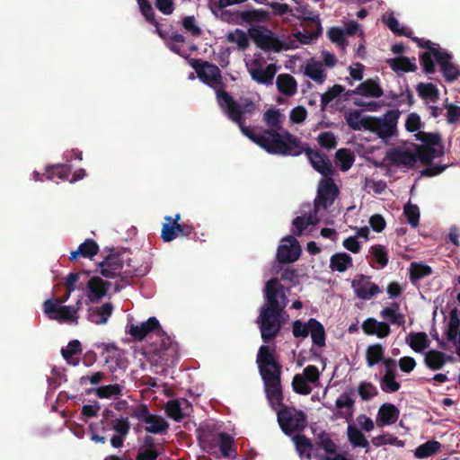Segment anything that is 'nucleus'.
<instances>
[{
  "label": "nucleus",
  "mask_w": 460,
  "mask_h": 460,
  "mask_svg": "<svg viewBox=\"0 0 460 460\" xmlns=\"http://www.w3.org/2000/svg\"><path fill=\"white\" fill-rule=\"evenodd\" d=\"M217 98L219 106L225 110L227 117L235 122L241 132L251 141L271 155H284L296 154L300 146V138L282 127V114L275 108L268 109L263 114V121L268 128H261L257 133L252 127L245 125V115L256 111V103L249 98L235 101L226 91L218 90Z\"/></svg>",
  "instance_id": "obj_1"
},
{
  "label": "nucleus",
  "mask_w": 460,
  "mask_h": 460,
  "mask_svg": "<svg viewBox=\"0 0 460 460\" xmlns=\"http://www.w3.org/2000/svg\"><path fill=\"white\" fill-rule=\"evenodd\" d=\"M256 363L263 381L267 399L273 408H282L278 411V422L286 435L300 433L307 425V418L302 410L283 405L281 387L282 365L276 354V347L261 345L257 352Z\"/></svg>",
  "instance_id": "obj_2"
},
{
  "label": "nucleus",
  "mask_w": 460,
  "mask_h": 460,
  "mask_svg": "<svg viewBox=\"0 0 460 460\" xmlns=\"http://www.w3.org/2000/svg\"><path fill=\"white\" fill-rule=\"evenodd\" d=\"M264 298L265 303L260 309L256 323L259 326L263 342L270 343L280 332L285 322V308L288 305V299L284 292L283 286L276 278L266 282Z\"/></svg>",
  "instance_id": "obj_3"
},
{
  "label": "nucleus",
  "mask_w": 460,
  "mask_h": 460,
  "mask_svg": "<svg viewBox=\"0 0 460 460\" xmlns=\"http://www.w3.org/2000/svg\"><path fill=\"white\" fill-rule=\"evenodd\" d=\"M129 268L128 274L140 275L141 272L134 265L130 258H125V252H116L115 248L110 249V253L99 262L100 273L107 279H114L119 276L123 269L124 262Z\"/></svg>",
  "instance_id": "obj_4"
},
{
  "label": "nucleus",
  "mask_w": 460,
  "mask_h": 460,
  "mask_svg": "<svg viewBox=\"0 0 460 460\" xmlns=\"http://www.w3.org/2000/svg\"><path fill=\"white\" fill-rule=\"evenodd\" d=\"M248 33L256 46L264 51L279 52L288 49L274 32L265 27H252Z\"/></svg>",
  "instance_id": "obj_5"
},
{
  "label": "nucleus",
  "mask_w": 460,
  "mask_h": 460,
  "mask_svg": "<svg viewBox=\"0 0 460 460\" xmlns=\"http://www.w3.org/2000/svg\"><path fill=\"white\" fill-rule=\"evenodd\" d=\"M295 152L296 154H286L283 156H298L305 153L313 168L322 175L328 177L333 173L332 164L327 155L318 150L312 149L307 143L300 140V146Z\"/></svg>",
  "instance_id": "obj_6"
},
{
  "label": "nucleus",
  "mask_w": 460,
  "mask_h": 460,
  "mask_svg": "<svg viewBox=\"0 0 460 460\" xmlns=\"http://www.w3.org/2000/svg\"><path fill=\"white\" fill-rule=\"evenodd\" d=\"M412 34V30L404 26V37L411 38L420 48L428 49V51L420 55V62L426 74H433L436 71V66L433 60L434 52L440 51L441 49L438 48V44L433 43L429 40L413 37Z\"/></svg>",
  "instance_id": "obj_7"
},
{
  "label": "nucleus",
  "mask_w": 460,
  "mask_h": 460,
  "mask_svg": "<svg viewBox=\"0 0 460 460\" xmlns=\"http://www.w3.org/2000/svg\"><path fill=\"white\" fill-rule=\"evenodd\" d=\"M100 426V429L102 432L114 431L115 435H113L111 439V445L114 448H120L124 445V441L130 430V422L128 417H120L118 420L114 421H103L100 420L98 423Z\"/></svg>",
  "instance_id": "obj_8"
},
{
  "label": "nucleus",
  "mask_w": 460,
  "mask_h": 460,
  "mask_svg": "<svg viewBox=\"0 0 460 460\" xmlns=\"http://www.w3.org/2000/svg\"><path fill=\"white\" fill-rule=\"evenodd\" d=\"M339 195V189L332 178L323 179L320 181L317 196L314 201V211L318 213L320 208H329Z\"/></svg>",
  "instance_id": "obj_9"
},
{
  "label": "nucleus",
  "mask_w": 460,
  "mask_h": 460,
  "mask_svg": "<svg viewBox=\"0 0 460 460\" xmlns=\"http://www.w3.org/2000/svg\"><path fill=\"white\" fill-rule=\"evenodd\" d=\"M399 115L394 111H388L383 118H370L367 130L378 135L382 139H387L394 136Z\"/></svg>",
  "instance_id": "obj_10"
},
{
  "label": "nucleus",
  "mask_w": 460,
  "mask_h": 460,
  "mask_svg": "<svg viewBox=\"0 0 460 460\" xmlns=\"http://www.w3.org/2000/svg\"><path fill=\"white\" fill-rule=\"evenodd\" d=\"M190 66L204 84L209 86L223 84L221 71L216 65L208 61L193 58Z\"/></svg>",
  "instance_id": "obj_11"
},
{
  "label": "nucleus",
  "mask_w": 460,
  "mask_h": 460,
  "mask_svg": "<svg viewBox=\"0 0 460 460\" xmlns=\"http://www.w3.org/2000/svg\"><path fill=\"white\" fill-rule=\"evenodd\" d=\"M43 312L49 319L56 320L59 323H75L78 316L74 314L70 305H57L53 298L47 299L43 304Z\"/></svg>",
  "instance_id": "obj_12"
},
{
  "label": "nucleus",
  "mask_w": 460,
  "mask_h": 460,
  "mask_svg": "<svg viewBox=\"0 0 460 460\" xmlns=\"http://www.w3.org/2000/svg\"><path fill=\"white\" fill-rule=\"evenodd\" d=\"M197 439L201 448L208 454L216 453L220 432L215 424H204L196 429Z\"/></svg>",
  "instance_id": "obj_13"
},
{
  "label": "nucleus",
  "mask_w": 460,
  "mask_h": 460,
  "mask_svg": "<svg viewBox=\"0 0 460 460\" xmlns=\"http://www.w3.org/2000/svg\"><path fill=\"white\" fill-rule=\"evenodd\" d=\"M301 248L298 241L293 235H288L281 240L278 247L277 260L279 263H292L298 260Z\"/></svg>",
  "instance_id": "obj_14"
},
{
  "label": "nucleus",
  "mask_w": 460,
  "mask_h": 460,
  "mask_svg": "<svg viewBox=\"0 0 460 460\" xmlns=\"http://www.w3.org/2000/svg\"><path fill=\"white\" fill-rule=\"evenodd\" d=\"M248 72L252 79L258 84L271 85L277 73V66L275 64H269L264 68L260 60L254 59L248 67Z\"/></svg>",
  "instance_id": "obj_15"
},
{
  "label": "nucleus",
  "mask_w": 460,
  "mask_h": 460,
  "mask_svg": "<svg viewBox=\"0 0 460 460\" xmlns=\"http://www.w3.org/2000/svg\"><path fill=\"white\" fill-rule=\"evenodd\" d=\"M128 332L131 335L133 340L137 341H143L147 335L151 333H162L160 323L154 316L149 317L145 323H142L139 325L130 323L128 325Z\"/></svg>",
  "instance_id": "obj_16"
},
{
  "label": "nucleus",
  "mask_w": 460,
  "mask_h": 460,
  "mask_svg": "<svg viewBox=\"0 0 460 460\" xmlns=\"http://www.w3.org/2000/svg\"><path fill=\"white\" fill-rule=\"evenodd\" d=\"M434 58L440 66L441 73L447 82H453L460 75L459 67L452 63V55L441 49L434 52Z\"/></svg>",
  "instance_id": "obj_17"
},
{
  "label": "nucleus",
  "mask_w": 460,
  "mask_h": 460,
  "mask_svg": "<svg viewBox=\"0 0 460 460\" xmlns=\"http://www.w3.org/2000/svg\"><path fill=\"white\" fill-rule=\"evenodd\" d=\"M162 333H156L159 341L153 342L154 352L157 353L162 361H168L178 351V344L162 329Z\"/></svg>",
  "instance_id": "obj_18"
},
{
  "label": "nucleus",
  "mask_w": 460,
  "mask_h": 460,
  "mask_svg": "<svg viewBox=\"0 0 460 460\" xmlns=\"http://www.w3.org/2000/svg\"><path fill=\"white\" fill-rule=\"evenodd\" d=\"M352 288L357 296L363 300H369L372 296L381 292L380 288L369 281V278L360 275L359 279L352 281Z\"/></svg>",
  "instance_id": "obj_19"
},
{
  "label": "nucleus",
  "mask_w": 460,
  "mask_h": 460,
  "mask_svg": "<svg viewBox=\"0 0 460 460\" xmlns=\"http://www.w3.org/2000/svg\"><path fill=\"white\" fill-rule=\"evenodd\" d=\"M111 283L104 281L100 277H93L88 280V299L93 303H98L107 293Z\"/></svg>",
  "instance_id": "obj_20"
},
{
  "label": "nucleus",
  "mask_w": 460,
  "mask_h": 460,
  "mask_svg": "<svg viewBox=\"0 0 460 460\" xmlns=\"http://www.w3.org/2000/svg\"><path fill=\"white\" fill-rule=\"evenodd\" d=\"M361 328L367 335H376L380 339L387 337L390 333V326L387 323L378 322L372 317L365 320Z\"/></svg>",
  "instance_id": "obj_21"
},
{
  "label": "nucleus",
  "mask_w": 460,
  "mask_h": 460,
  "mask_svg": "<svg viewBox=\"0 0 460 460\" xmlns=\"http://www.w3.org/2000/svg\"><path fill=\"white\" fill-rule=\"evenodd\" d=\"M113 313V305L108 302L101 306L90 307L87 313V319L94 324H105Z\"/></svg>",
  "instance_id": "obj_22"
},
{
  "label": "nucleus",
  "mask_w": 460,
  "mask_h": 460,
  "mask_svg": "<svg viewBox=\"0 0 460 460\" xmlns=\"http://www.w3.org/2000/svg\"><path fill=\"white\" fill-rule=\"evenodd\" d=\"M416 156L424 165H429L435 158L441 157L445 154L444 146H416Z\"/></svg>",
  "instance_id": "obj_23"
},
{
  "label": "nucleus",
  "mask_w": 460,
  "mask_h": 460,
  "mask_svg": "<svg viewBox=\"0 0 460 460\" xmlns=\"http://www.w3.org/2000/svg\"><path fill=\"white\" fill-rule=\"evenodd\" d=\"M399 413V410L394 404L384 403L378 410L376 422L379 426L391 425L397 420Z\"/></svg>",
  "instance_id": "obj_24"
},
{
  "label": "nucleus",
  "mask_w": 460,
  "mask_h": 460,
  "mask_svg": "<svg viewBox=\"0 0 460 460\" xmlns=\"http://www.w3.org/2000/svg\"><path fill=\"white\" fill-rule=\"evenodd\" d=\"M182 404L186 407H190V404L186 399H182V401L179 399L168 401L164 406L166 415L174 421L181 422L185 417Z\"/></svg>",
  "instance_id": "obj_25"
},
{
  "label": "nucleus",
  "mask_w": 460,
  "mask_h": 460,
  "mask_svg": "<svg viewBox=\"0 0 460 460\" xmlns=\"http://www.w3.org/2000/svg\"><path fill=\"white\" fill-rule=\"evenodd\" d=\"M408 270L410 280L414 286H417L420 279L433 273L432 268L421 261H412Z\"/></svg>",
  "instance_id": "obj_26"
},
{
  "label": "nucleus",
  "mask_w": 460,
  "mask_h": 460,
  "mask_svg": "<svg viewBox=\"0 0 460 460\" xmlns=\"http://www.w3.org/2000/svg\"><path fill=\"white\" fill-rule=\"evenodd\" d=\"M278 91L286 95L293 96L297 92V83L289 74H280L276 80Z\"/></svg>",
  "instance_id": "obj_27"
},
{
  "label": "nucleus",
  "mask_w": 460,
  "mask_h": 460,
  "mask_svg": "<svg viewBox=\"0 0 460 460\" xmlns=\"http://www.w3.org/2000/svg\"><path fill=\"white\" fill-rule=\"evenodd\" d=\"M99 246L93 239H86L82 243L75 251L71 252L69 259L76 260L78 257L92 259L98 253Z\"/></svg>",
  "instance_id": "obj_28"
},
{
  "label": "nucleus",
  "mask_w": 460,
  "mask_h": 460,
  "mask_svg": "<svg viewBox=\"0 0 460 460\" xmlns=\"http://www.w3.org/2000/svg\"><path fill=\"white\" fill-rule=\"evenodd\" d=\"M352 93L372 98H378L383 95V90L379 84L373 79L364 81Z\"/></svg>",
  "instance_id": "obj_29"
},
{
  "label": "nucleus",
  "mask_w": 460,
  "mask_h": 460,
  "mask_svg": "<svg viewBox=\"0 0 460 460\" xmlns=\"http://www.w3.org/2000/svg\"><path fill=\"white\" fill-rule=\"evenodd\" d=\"M319 222V218L317 217V214L314 211V213H309L305 216H298L294 218L292 225L294 226L293 234L295 235L300 236L303 234V231L307 228L308 226H314Z\"/></svg>",
  "instance_id": "obj_30"
},
{
  "label": "nucleus",
  "mask_w": 460,
  "mask_h": 460,
  "mask_svg": "<svg viewBox=\"0 0 460 460\" xmlns=\"http://www.w3.org/2000/svg\"><path fill=\"white\" fill-rule=\"evenodd\" d=\"M309 327L312 341L314 345L322 348L325 346L326 334L323 325L315 318L309 319Z\"/></svg>",
  "instance_id": "obj_31"
},
{
  "label": "nucleus",
  "mask_w": 460,
  "mask_h": 460,
  "mask_svg": "<svg viewBox=\"0 0 460 460\" xmlns=\"http://www.w3.org/2000/svg\"><path fill=\"white\" fill-rule=\"evenodd\" d=\"M424 362L431 370L441 369L447 362V356L444 352L430 349L425 353Z\"/></svg>",
  "instance_id": "obj_32"
},
{
  "label": "nucleus",
  "mask_w": 460,
  "mask_h": 460,
  "mask_svg": "<svg viewBox=\"0 0 460 460\" xmlns=\"http://www.w3.org/2000/svg\"><path fill=\"white\" fill-rule=\"evenodd\" d=\"M352 266V258L346 252H338L330 259V269L332 271L344 272Z\"/></svg>",
  "instance_id": "obj_33"
},
{
  "label": "nucleus",
  "mask_w": 460,
  "mask_h": 460,
  "mask_svg": "<svg viewBox=\"0 0 460 460\" xmlns=\"http://www.w3.org/2000/svg\"><path fill=\"white\" fill-rule=\"evenodd\" d=\"M239 16L244 22L249 24L253 22H267L270 18V13L262 9L242 11L239 13Z\"/></svg>",
  "instance_id": "obj_34"
},
{
  "label": "nucleus",
  "mask_w": 460,
  "mask_h": 460,
  "mask_svg": "<svg viewBox=\"0 0 460 460\" xmlns=\"http://www.w3.org/2000/svg\"><path fill=\"white\" fill-rule=\"evenodd\" d=\"M150 421H146V431L152 434H165L169 429V423L159 415L151 414Z\"/></svg>",
  "instance_id": "obj_35"
},
{
  "label": "nucleus",
  "mask_w": 460,
  "mask_h": 460,
  "mask_svg": "<svg viewBox=\"0 0 460 460\" xmlns=\"http://www.w3.org/2000/svg\"><path fill=\"white\" fill-rule=\"evenodd\" d=\"M305 20L312 22L315 25V31L309 34L298 31L296 34V38L302 44H309L311 40L317 39L322 34L323 27L321 25L319 15L305 17Z\"/></svg>",
  "instance_id": "obj_36"
},
{
  "label": "nucleus",
  "mask_w": 460,
  "mask_h": 460,
  "mask_svg": "<svg viewBox=\"0 0 460 460\" xmlns=\"http://www.w3.org/2000/svg\"><path fill=\"white\" fill-rule=\"evenodd\" d=\"M296 452L301 458L311 459L313 445L311 440L304 435L296 434L293 437Z\"/></svg>",
  "instance_id": "obj_37"
},
{
  "label": "nucleus",
  "mask_w": 460,
  "mask_h": 460,
  "mask_svg": "<svg viewBox=\"0 0 460 460\" xmlns=\"http://www.w3.org/2000/svg\"><path fill=\"white\" fill-rule=\"evenodd\" d=\"M345 119L348 126L353 130L367 129V126L370 123V118H362L359 111L349 112L345 115Z\"/></svg>",
  "instance_id": "obj_38"
},
{
  "label": "nucleus",
  "mask_w": 460,
  "mask_h": 460,
  "mask_svg": "<svg viewBox=\"0 0 460 460\" xmlns=\"http://www.w3.org/2000/svg\"><path fill=\"white\" fill-rule=\"evenodd\" d=\"M347 435L349 443L354 447L367 448L369 445L364 434L353 424L348 425Z\"/></svg>",
  "instance_id": "obj_39"
},
{
  "label": "nucleus",
  "mask_w": 460,
  "mask_h": 460,
  "mask_svg": "<svg viewBox=\"0 0 460 460\" xmlns=\"http://www.w3.org/2000/svg\"><path fill=\"white\" fill-rule=\"evenodd\" d=\"M441 447V444L437 440H429L419 446L415 451L416 458L423 459L437 454Z\"/></svg>",
  "instance_id": "obj_40"
},
{
  "label": "nucleus",
  "mask_w": 460,
  "mask_h": 460,
  "mask_svg": "<svg viewBox=\"0 0 460 460\" xmlns=\"http://www.w3.org/2000/svg\"><path fill=\"white\" fill-rule=\"evenodd\" d=\"M82 352L81 343L78 340H73L68 342L66 348L61 349V355L66 361L73 366H77L79 363L78 359L73 358V356L80 354Z\"/></svg>",
  "instance_id": "obj_41"
},
{
  "label": "nucleus",
  "mask_w": 460,
  "mask_h": 460,
  "mask_svg": "<svg viewBox=\"0 0 460 460\" xmlns=\"http://www.w3.org/2000/svg\"><path fill=\"white\" fill-rule=\"evenodd\" d=\"M406 342L416 352H421L429 347V340L425 332L410 333Z\"/></svg>",
  "instance_id": "obj_42"
},
{
  "label": "nucleus",
  "mask_w": 460,
  "mask_h": 460,
  "mask_svg": "<svg viewBox=\"0 0 460 460\" xmlns=\"http://www.w3.org/2000/svg\"><path fill=\"white\" fill-rule=\"evenodd\" d=\"M71 168L63 164H58L54 165H49L46 168V172L44 173L46 179L48 180H53L55 178L60 179V180H66L69 173H70Z\"/></svg>",
  "instance_id": "obj_43"
},
{
  "label": "nucleus",
  "mask_w": 460,
  "mask_h": 460,
  "mask_svg": "<svg viewBox=\"0 0 460 460\" xmlns=\"http://www.w3.org/2000/svg\"><path fill=\"white\" fill-rule=\"evenodd\" d=\"M415 139L420 141L422 144L420 146H436L440 147L444 146L442 143L441 135L438 132L436 133H429L424 131H418L415 135Z\"/></svg>",
  "instance_id": "obj_44"
},
{
  "label": "nucleus",
  "mask_w": 460,
  "mask_h": 460,
  "mask_svg": "<svg viewBox=\"0 0 460 460\" xmlns=\"http://www.w3.org/2000/svg\"><path fill=\"white\" fill-rule=\"evenodd\" d=\"M416 90L418 94L424 100L435 102L439 96L438 89L431 83H420Z\"/></svg>",
  "instance_id": "obj_45"
},
{
  "label": "nucleus",
  "mask_w": 460,
  "mask_h": 460,
  "mask_svg": "<svg viewBox=\"0 0 460 460\" xmlns=\"http://www.w3.org/2000/svg\"><path fill=\"white\" fill-rule=\"evenodd\" d=\"M335 157L337 164L342 172H347L350 169L355 161L354 155L347 148L338 149L336 151Z\"/></svg>",
  "instance_id": "obj_46"
},
{
  "label": "nucleus",
  "mask_w": 460,
  "mask_h": 460,
  "mask_svg": "<svg viewBox=\"0 0 460 460\" xmlns=\"http://www.w3.org/2000/svg\"><path fill=\"white\" fill-rule=\"evenodd\" d=\"M305 75L318 84H323L326 77L323 65L320 62L308 63L305 66Z\"/></svg>",
  "instance_id": "obj_47"
},
{
  "label": "nucleus",
  "mask_w": 460,
  "mask_h": 460,
  "mask_svg": "<svg viewBox=\"0 0 460 460\" xmlns=\"http://www.w3.org/2000/svg\"><path fill=\"white\" fill-rule=\"evenodd\" d=\"M420 211L417 205L411 204L409 201L404 204V219L411 226V228H417L420 225Z\"/></svg>",
  "instance_id": "obj_48"
},
{
  "label": "nucleus",
  "mask_w": 460,
  "mask_h": 460,
  "mask_svg": "<svg viewBox=\"0 0 460 460\" xmlns=\"http://www.w3.org/2000/svg\"><path fill=\"white\" fill-rule=\"evenodd\" d=\"M384 358V349L380 344H373L367 347L366 358L368 367H373Z\"/></svg>",
  "instance_id": "obj_49"
},
{
  "label": "nucleus",
  "mask_w": 460,
  "mask_h": 460,
  "mask_svg": "<svg viewBox=\"0 0 460 460\" xmlns=\"http://www.w3.org/2000/svg\"><path fill=\"white\" fill-rule=\"evenodd\" d=\"M165 223L163 224L161 238L165 243L173 241L177 237L175 222L172 223V217L171 216L164 217Z\"/></svg>",
  "instance_id": "obj_50"
},
{
  "label": "nucleus",
  "mask_w": 460,
  "mask_h": 460,
  "mask_svg": "<svg viewBox=\"0 0 460 460\" xmlns=\"http://www.w3.org/2000/svg\"><path fill=\"white\" fill-rule=\"evenodd\" d=\"M392 51L396 54V58L386 59V63L389 66L400 75L402 72V42L394 44L392 47Z\"/></svg>",
  "instance_id": "obj_51"
},
{
  "label": "nucleus",
  "mask_w": 460,
  "mask_h": 460,
  "mask_svg": "<svg viewBox=\"0 0 460 460\" xmlns=\"http://www.w3.org/2000/svg\"><path fill=\"white\" fill-rule=\"evenodd\" d=\"M345 91V87L341 84H335L329 88L321 96V111H324L327 105L333 101L336 97L341 94Z\"/></svg>",
  "instance_id": "obj_52"
},
{
  "label": "nucleus",
  "mask_w": 460,
  "mask_h": 460,
  "mask_svg": "<svg viewBox=\"0 0 460 460\" xmlns=\"http://www.w3.org/2000/svg\"><path fill=\"white\" fill-rule=\"evenodd\" d=\"M217 448L224 457H231L234 451V438L226 432H220Z\"/></svg>",
  "instance_id": "obj_53"
},
{
  "label": "nucleus",
  "mask_w": 460,
  "mask_h": 460,
  "mask_svg": "<svg viewBox=\"0 0 460 460\" xmlns=\"http://www.w3.org/2000/svg\"><path fill=\"white\" fill-rule=\"evenodd\" d=\"M226 40L228 42L236 43L240 49H245L249 45L247 34L240 29L228 32Z\"/></svg>",
  "instance_id": "obj_54"
},
{
  "label": "nucleus",
  "mask_w": 460,
  "mask_h": 460,
  "mask_svg": "<svg viewBox=\"0 0 460 460\" xmlns=\"http://www.w3.org/2000/svg\"><path fill=\"white\" fill-rule=\"evenodd\" d=\"M292 387L296 394L302 395H307L312 392L310 383L300 374H296L293 377Z\"/></svg>",
  "instance_id": "obj_55"
},
{
  "label": "nucleus",
  "mask_w": 460,
  "mask_h": 460,
  "mask_svg": "<svg viewBox=\"0 0 460 460\" xmlns=\"http://www.w3.org/2000/svg\"><path fill=\"white\" fill-rule=\"evenodd\" d=\"M370 253L372 255L373 261L376 262L380 268H384L387 265L388 256L384 246L380 244L371 246Z\"/></svg>",
  "instance_id": "obj_56"
},
{
  "label": "nucleus",
  "mask_w": 460,
  "mask_h": 460,
  "mask_svg": "<svg viewBox=\"0 0 460 460\" xmlns=\"http://www.w3.org/2000/svg\"><path fill=\"white\" fill-rule=\"evenodd\" d=\"M316 139L319 146L327 150L334 149L338 144L335 135L331 131L320 133Z\"/></svg>",
  "instance_id": "obj_57"
},
{
  "label": "nucleus",
  "mask_w": 460,
  "mask_h": 460,
  "mask_svg": "<svg viewBox=\"0 0 460 460\" xmlns=\"http://www.w3.org/2000/svg\"><path fill=\"white\" fill-rule=\"evenodd\" d=\"M95 394L100 398H110L113 395H120L121 386L118 384L102 385L96 389Z\"/></svg>",
  "instance_id": "obj_58"
},
{
  "label": "nucleus",
  "mask_w": 460,
  "mask_h": 460,
  "mask_svg": "<svg viewBox=\"0 0 460 460\" xmlns=\"http://www.w3.org/2000/svg\"><path fill=\"white\" fill-rule=\"evenodd\" d=\"M355 401L351 398L350 394L344 393L340 398H338L335 402V406L338 409H343L347 408L349 410L348 416L344 413L341 412V416H343L345 418H351L352 417V410L354 407Z\"/></svg>",
  "instance_id": "obj_59"
},
{
  "label": "nucleus",
  "mask_w": 460,
  "mask_h": 460,
  "mask_svg": "<svg viewBox=\"0 0 460 460\" xmlns=\"http://www.w3.org/2000/svg\"><path fill=\"white\" fill-rule=\"evenodd\" d=\"M358 393L364 401H368L378 394L376 387L368 382L360 383L358 387Z\"/></svg>",
  "instance_id": "obj_60"
},
{
  "label": "nucleus",
  "mask_w": 460,
  "mask_h": 460,
  "mask_svg": "<svg viewBox=\"0 0 460 460\" xmlns=\"http://www.w3.org/2000/svg\"><path fill=\"white\" fill-rule=\"evenodd\" d=\"M330 40L341 48H345L348 42L345 38V31L339 27H332L328 31Z\"/></svg>",
  "instance_id": "obj_61"
},
{
  "label": "nucleus",
  "mask_w": 460,
  "mask_h": 460,
  "mask_svg": "<svg viewBox=\"0 0 460 460\" xmlns=\"http://www.w3.org/2000/svg\"><path fill=\"white\" fill-rule=\"evenodd\" d=\"M151 412L146 404L141 403L134 407L130 411V416L132 418L137 419V420L146 423V421H150Z\"/></svg>",
  "instance_id": "obj_62"
},
{
  "label": "nucleus",
  "mask_w": 460,
  "mask_h": 460,
  "mask_svg": "<svg viewBox=\"0 0 460 460\" xmlns=\"http://www.w3.org/2000/svg\"><path fill=\"white\" fill-rule=\"evenodd\" d=\"M404 127L410 132H418L421 131L420 128L424 127V123L421 121L420 117L413 112L408 115Z\"/></svg>",
  "instance_id": "obj_63"
},
{
  "label": "nucleus",
  "mask_w": 460,
  "mask_h": 460,
  "mask_svg": "<svg viewBox=\"0 0 460 460\" xmlns=\"http://www.w3.org/2000/svg\"><path fill=\"white\" fill-rule=\"evenodd\" d=\"M309 320L306 323H302L300 320H296L292 323V333L295 338H306L309 335L310 329Z\"/></svg>",
  "instance_id": "obj_64"
}]
</instances>
